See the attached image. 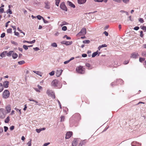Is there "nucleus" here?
I'll return each mask as SVG.
<instances>
[{
	"label": "nucleus",
	"instance_id": "21",
	"mask_svg": "<svg viewBox=\"0 0 146 146\" xmlns=\"http://www.w3.org/2000/svg\"><path fill=\"white\" fill-rule=\"evenodd\" d=\"M45 8L47 9H49L50 7L49 5V3L48 2L45 3Z\"/></svg>",
	"mask_w": 146,
	"mask_h": 146
},
{
	"label": "nucleus",
	"instance_id": "63",
	"mask_svg": "<svg viewBox=\"0 0 146 146\" xmlns=\"http://www.w3.org/2000/svg\"><path fill=\"white\" fill-rule=\"evenodd\" d=\"M139 29V27H136L134 28V29L135 30H138Z\"/></svg>",
	"mask_w": 146,
	"mask_h": 146
},
{
	"label": "nucleus",
	"instance_id": "28",
	"mask_svg": "<svg viewBox=\"0 0 146 146\" xmlns=\"http://www.w3.org/2000/svg\"><path fill=\"white\" fill-rule=\"evenodd\" d=\"M60 0H55V4L57 6H58L59 3L60 2Z\"/></svg>",
	"mask_w": 146,
	"mask_h": 146
},
{
	"label": "nucleus",
	"instance_id": "34",
	"mask_svg": "<svg viewBox=\"0 0 146 146\" xmlns=\"http://www.w3.org/2000/svg\"><path fill=\"white\" fill-rule=\"evenodd\" d=\"M15 110L17 112H19L20 115L21 114V110H19L16 108H15Z\"/></svg>",
	"mask_w": 146,
	"mask_h": 146
},
{
	"label": "nucleus",
	"instance_id": "57",
	"mask_svg": "<svg viewBox=\"0 0 146 146\" xmlns=\"http://www.w3.org/2000/svg\"><path fill=\"white\" fill-rule=\"evenodd\" d=\"M33 49L35 50H36V51H37V50H40L39 48H38V47H35V48H33Z\"/></svg>",
	"mask_w": 146,
	"mask_h": 146
},
{
	"label": "nucleus",
	"instance_id": "32",
	"mask_svg": "<svg viewBox=\"0 0 146 146\" xmlns=\"http://www.w3.org/2000/svg\"><path fill=\"white\" fill-rule=\"evenodd\" d=\"M79 116H80L79 114L78 113H77L75 114L74 115L72 116V117L73 118H74V117L75 118V117L76 116L79 117Z\"/></svg>",
	"mask_w": 146,
	"mask_h": 146
},
{
	"label": "nucleus",
	"instance_id": "54",
	"mask_svg": "<svg viewBox=\"0 0 146 146\" xmlns=\"http://www.w3.org/2000/svg\"><path fill=\"white\" fill-rule=\"evenodd\" d=\"M50 143H45L42 146H47V145H48Z\"/></svg>",
	"mask_w": 146,
	"mask_h": 146
},
{
	"label": "nucleus",
	"instance_id": "45",
	"mask_svg": "<svg viewBox=\"0 0 146 146\" xmlns=\"http://www.w3.org/2000/svg\"><path fill=\"white\" fill-rule=\"evenodd\" d=\"M139 21L141 23H143L144 22V21L142 18H140L139 19Z\"/></svg>",
	"mask_w": 146,
	"mask_h": 146
},
{
	"label": "nucleus",
	"instance_id": "60",
	"mask_svg": "<svg viewBox=\"0 0 146 146\" xmlns=\"http://www.w3.org/2000/svg\"><path fill=\"white\" fill-rule=\"evenodd\" d=\"M82 56L83 57H86L87 56V55L86 54H82Z\"/></svg>",
	"mask_w": 146,
	"mask_h": 146
},
{
	"label": "nucleus",
	"instance_id": "62",
	"mask_svg": "<svg viewBox=\"0 0 146 146\" xmlns=\"http://www.w3.org/2000/svg\"><path fill=\"white\" fill-rule=\"evenodd\" d=\"M62 24L61 25V26L64 25H67L68 24V23H67L65 21H63L62 22Z\"/></svg>",
	"mask_w": 146,
	"mask_h": 146
},
{
	"label": "nucleus",
	"instance_id": "16",
	"mask_svg": "<svg viewBox=\"0 0 146 146\" xmlns=\"http://www.w3.org/2000/svg\"><path fill=\"white\" fill-rule=\"evenodd\" d=\"M9 82L7 81H5L3 83V86L5 88H7L8 87Z\"/></svg>",
	"mask_w": 146,
	"mask_h": 146
},
{
	"label": "nucleus",
	"instance_id": "13",
	"mask_svg": "<svg viewBox=\"0 0 146 146\" xmlns=\"http://www.w3.org/2000/svg\"><path fill=\"white\" fill-rule=\"evenodd\" d=\"M14 52V51L11 50L7 52H7L6 53V55L8 57H10L12 55L13 52Z\"/></svg>",
	"mask_w": 146,
	"mask_h": 146
},
{
	"label": "nucleus",
	"instance_id": "1",
	"mask_svg": "<svg viewBox=\"0 0 146 146\" xmlns=\"http://www.w3.org/2000/svg\"><path fill=\"white\" fill-rule=\"evenodd\" d=\"M76 71L81 74H83L85 72V68L81 66H79L76 68Z\"/></svg>",
	"mask_w": 146,
	"mask_h": 146
},
{
	"label": "nucleus",
	"instance_id": "48",
	"mask_svg": "<svg viewBox=\"0 0 146 146\" xmlns=\"http://www.w3.org/2000/svg\"><path fill=\"white\" fill-rule=\"evenodd\" d=\"M141 29L145 31L146 32V26H143L142 27Z\"/></svg>",
	"mask_w": 146,
	"mask_h": 146
},
{
	"label": "nucleus",
	"instance_id": "30",
	"mask_svg": "<svg viewBox=\"0 0 146 146\" xmlns=\"http://www.w3.org/2000/svg\"><path fill=\"white\" fill-rule=\"evenodd\" d=\"M6 13L7 14L9 13L10 14H12V12L10 9H9L6 11Z\"/></svg>",
	"mask_w": 146,
	"mask_h": 146
},
{
	"label": "nucleus",
	"instance_id": "7",
	"mask_svg": "<svg viewBox=\"0 0 146 146\" xmlns=\"http://www.w3.org/2000/svg\"><path fill=\"white\" fill-rule=\"evenodd\" d=\"M139 56V54L138 53L133 52L131 54L130 58L135 59L137 58Z\"/></svg>",
	"mask_w": 146,
	"mask_h": 146
},
{
	"label": "nucleus",
	"instance_id": "37",
	"mask_svg": "<svg viewBox=\"0 0 146 146\" xmlns=\"http://www.w3.org/2000/svg\"><path fill=\"white\" fill-rule=\"evenodd\" d=\"M60 118H61V122H62V121H64V119H65V117L64 116H61L60 117Z\"/></svg>",
	"mask_w": 146,
	"mask_h": 146
},
{
	"label": "nucleus",
	"instance_id": "44",
	"mask_svg": "<svg viewBox=\"0 0 146 146\" xmlns=\"http://www.w3.org/2000/svg\"><path fill=\"white\" fill-rule=\"evenodd\" d=\"M33 72L36 74L40 75V72L39 71H33Z\"/></svg>",
	"mask_w": 146,
	"mask_h": 146
},
{
	"label": "nucleus",
	"instance_id": "50",
	"mask_svg": "<svg viewBox=\"0 0 146 146\" xmlns=\"http://www.w3.org/2000/svg\"><path fill=\"white\" fill-rule=\"evenodd\" d=\"M29 100L30 101H33V102H35V103H38V102L37 101L33 100L31 99V98L29 99Z\"/></svg>",
	"mask_w": 146,
	"mask_h": 146
},
{
	"label": "nucleus",
	"instance_id": "17",
	"mask_svg": "<svg viewBox=\"0 0 146 146\" xmlns=\"http://www.w3.org/2000/svg\"><path fill=\"white\" fill-rule=\"evenodd\" d=\"M12 56V58L13 59H15L18 56V55L16 53H15L14 52H13V54Z\"/></svg>",
	"mask_w": 146,
	"mask_h": 146
},
{
	"label": "nucleus",
	"instance_id": "42",
	"mask_svg": "<svg viewBox=\"0 0 146 146\" xmlns=\"http://www.w3.org/2000/svg\"><path fill=\"white\" fill-rule=\"evenodd\" d=\"M31 139H30V140L29 141L28 143H27V144L28 145V146H31Z\"/></svg>",
	"mask_w": 146,
	"mask_h": 146
},
{
	"label": "nucleus",
	"instance_id": "24",
	"mask_svg": "<svg viewBox=\"0 0 146 146\" xmlns=\"http://www.w3.org/2000/svg\"><path fill=\"white\" fill-rule=\"evenodd\" d=\"M98 51H97L95 52H94L92 55V57H95L96 55H97L98 54Z\"/></svg>",
	"mask_w": 146,
	"mask_h": 146
},
{
	"label": "nucleus",
	"instance_id": "8",
	"mask_svg": "<svg viewBox=\"0 0 146 146\" xmlns=\"http://www.w3.org/2000/svg\"><path fill=\"white\" fill-rule=\"evenodd\" d=\"M63 70L61 69L57 70L56 72V76L57 77H59L62 74Z\"/></svg>",
	"mask_w": 146,
	"mask_h": 146
},
{
	"label": "nucleus",
	"instance_id": "55",
	"mask_svg": "<svg viewBox=\"0 0 146 146\" xmlns=\"http://www.w3.org/2000/svg\"><path fill=\"white\" fill-rule=\"evenodd\" d=\"M36 132L38 133H39L40 132V131H41V130H40V129H36Z\"/></svg>",
	"mask_w": 146,
	"mask_h": 146
},
{
	"label": "nucleus",
	"instance_id": "11",
	"mask_svg": "<svg viewBox=\"0 0 146 146\" xmlns=\"http://www.w3.org/2000/svg\"><path fill=\"white\" fill-rule=\"evenodd\" d=\"M5 109L7 111V113H8L10 112L11 110V107L10 105H8L6 107Z\"/></svg>",
	"mask_w": 146,
	"mask_h": 146
},
{
	"label": "nucleus",
	"instance_id": "56",
	"mask_svg": "<svg viewBox=\"0 0 146 146\" xmlns=\"http://www.w3.org/2000/svg\"><path fill=\"white\" fill-rule=\"evenodd\" d=\"M14 128V126L13 125L11 126L10 128V129L11 130H13Z\"/></svg>",
	"mask_w": 146,
	"mask_h": 146
},
{
	"label": "nucleus",
	"instance_id": "9",
	"mask_svg": "<svg viewBox=\"0 0 146 146\" xmlns=\"http://www.w3.org/2000/svg\"><path fill=\"white\" fill-rule=\"evenodd\" d=\"M72 132L71 131H69L68 132H67L66 134L65 138L66 139H68L70 138L72 135Z\"/></svg>",
	"mask_w": 146,
	"mask_h": 146
},
{
	"label": "nucleus",
	"instance_id": "43",
	"mask_svg": "<svg viewBox=\"0 0 146 146\" xmlns=\"http://www.w3.org/2000/svg\"><path fill=\"white\" fill-rule=\"evenodd\" d=\"M12 32V29H9L7 30V32L8 33H11Z\"/></svg>",
	"mask_w": 146,
	"mask_h": 146
},
{
	"label": "nucleus",
	"instance_id": "64",
	"mask_svg": "<svg viewBox=\"0 0 146 146\" xmlns=\"http://www.w3.org/2000/svg\"><path fill=\"white\" fill-rule=\"evenodd\" d=\"M69 62H70V61L68 60L67 61H64V64H67Z\"/></svg>",
	"mask_w": 146,
	"mask_h": 146
},
{
	"label": "nucleus",
	"instance_id": "5",
	"mask_svg": "<svg viewBox=\"0 0 146 146\" xmlns=\"http://www.w3.org/2000/svg\"><path fill=\"white\" fill-rule=\"evenodd\" d=\"M60 7L61 9L64 11H67V8L64 2H63L61 3L60 5Z\"/></svg>",
	"mask_w": 146,
	"mask_h": 146
},
{
	"label": "nucleus",
	"instance_id": "18",
	"mask_svg": "<svg viewBox=\"0 0 146 146\" xmlns=\"http://www.w3.org/2000/svg\"><path fill=\"white\" fill-rule=\"evenodd\" d=\"M10 121V117L8 116L5 120V122L6 123H8Z\"/></svg>",
	"mask_w": 146,
	"mask_h": 146
},
{
	"label": "nucleus",
	"instance_id": "26",
	"mask_svg": "<svg viewBox=\"0 0 146 146\" xmlns=\"http://www.w3.org/2000/svg\"><path fill=\"white\" fill-rule=\"evenodd\" d=\"M25 63V62L24 60H21L18 62V63L20 65H22Z\"/></svg>",
	"mask_w": 146,
	"mask_h": 146
},
{
	"label": "nucleus",
	"instance_id": "4",
	"mask_svg": "<svg viewBox=\"0 0 146 146\" xmlns=\"http://www.w3.org/2000/svg\"><path fill=\"white\" fill-rule=\"evenodd\" d=\"M86 33V29L83 28L82 29L81 31L79 32V33L77 34V35L78 36H84Z\"/></svg>",
	"mask_w": 146,
	"mask_h": 146
},
{
	"label": "nucleus",
	"instance_id": "38",
	"mask_svg": "<svg viewBox=\"0 0 146 146\" xmlns=\"http://www.w3.org/2000/svg\"><path fill=\"white\" fill-rule=\"evenodd\" d=\"M145 60V58H139V61L140 62H142Z\"/></svg>",
	"mask_w": 146,
	"mask_h": 146
},
{
	"label": "nucleus",
	"instance_id": "35",
	"mask_svg": "<svg viewBox=\"0 0 146 146\" xmlns=\"http://www.w3.org/2000/svg\"><path fill=\"white\" fill-rule=\"evenodd\" d=\"M141 55L142 56L146 57V52H142Z\"/></svg>",
	"mask_w": 146,
	"mask_h": 146
},
{
	"label": "nucleus",
	"instance_id": "40",
	"mask_svg": "<svg viewBox=\"0 0 146 146\" xmlns=\"http://www.w3.org/2000/svg\"><path fill=\"white\" fill-rule=\"evenodd\" d=\"M33 89L37 92H40V90L38 89L35 88H34Z\"/></svg>",
	"mask_w": 146,
	"mask_h": 146
},
{
	"label": "nucleus",
	"instance_id": "52",
	"mask_svg": "<svg viewBox=\"0 0 146 146\" xmlns=\"http://www.w3.org/2000/svg\"><path fill=\"white\" fill-rule=\"evenodd\" d=\"M86 66L88 68H89L90 67L91 65L89 63H86Z\"/></svg>",
	"mask_w": 146,
	"mask_h": 146
},
{
	"label": "nucleus",
	"instance_id": "49",
	"mask_svg": "<svg viewBox=\"0 0 146 146\" xmlns=\"http://www.w3.org/2000/svg\"><path fill=\"white\" fill-rule=\"evenodd\" d=\"M4 128V131L6 132L8 129V127H7L5 126Z\"/></svg>",
	"mask_w": 146,
	"mask_h": 146
},
{
	"label": "nucleus",
	"instance_id": "39",
	"mask_svg": "<svg viewBox=\"0 0 146 146\" xmlns=\"http://www.w3.org/2000/svg\"><path fill=\"white\" fill-rule=\"evenodd\" d=\"M55 72L54 71H52L49 73V74L50 76H53L54 75Z\"/></svg>",
	"mask_w": 146,
	"mask_h": 146
},
{
	"label": "nucleus",
	"instance_id": "3",
	"mask_svg": "<svg viewBox=\"0 0 146 146\" xmlns=\"http://www.w3.org/2000/svg\"><path fill=\"white\" fill-rule=\"evenodd\" d=\"M10 94L9 91L7 90H5L3 93L2 96L3 98L7 99L9 97Z\"/></svg>",
	"mask_w": 146,
	"mask_h": 146
},
{
	"label": "nucleus",
	"instance_id": "19",
	"mask_svg": "<svg viewBox=\"0 0 146 146\" xmlns=\"http://www.w3.org/2000/svg\"><path fill=\"white\" fill-rule=\"evenodd\" d=\"M3 90V86L2 83H0V92Z\"/></svg>",
	"mask_w": 146,
	"mask_h": 146
},
{
	"label": "nucleus",
	"instance_id": "31",
	"mask_svg": "<svg viewBox=\"0 0 146 146\" xmlns=\"http://www.w3.org/2000/svg\"><path fill=\"white\" fill-rule=\"evenodd\" d=\"M123 3L125 4H128L129 1V0H122Z\"/></svg>",
	"mask_w": 146,
	"mask_h": 146
},
{
	"label": "nucleus",
	"instance_id": "36",
	"mask_svg": "<svg viewBox=\"0 0 146 146\" xmlns=\"http://www.w3.org/2000/svg\"><path fill=\"white\" fill-rule=\"evenodd\" d=\"M62 29L63 31H66L67 29V27L65 26H63L62 27Z\"/></svg>",
	"mask_w": 146,
	"mask_h": 146
},
{
	"label": "nucleus",
	"instance_id": "12",
	"mask_svg": "<svg viewBox=\"0 0 146 146\" xmlns=\"http://www.w3.org/2000/svg\"><path fill=\"white\" fill-rule=\"evenodd\" d=\"M77 144V139L74 138L72 142V146H76Z\"/></svg>",
	"mask_w": 146,
	"mask_h": 146
},
{
	"label": "nucleus",
	"instance_id": "51",
	"mask_svg": "<svg viewBox=\"0 0 146 146\" xmlns=\"http://www.w3.org/2000/svg\"><path fill=\"white\" fill-rule=\"evenodd\" d=\"M37 87L38 88V89H39V90H40V91L41 90H42V87L41 86H40L39 85H37Z\"/></svg>",
	"mask_w": 146,
	"mask_h": 146
},
{
	"label": "nucleus",
	"instance_id": "46",
	"mask_svg": "<svg viewBox=\"0 0 146 146\" xmlns=\"http://www.w3.org/2000/svg\"><path fill=\"white\" fill-rule=\"evenodd\" d=\"M11 42L12 44H13L14 45H17V44H18L15 41H13V40H11Z\"/></svg>",
	"mask_w": 146,
	"mask_h": 146
},
{
	"label": "nucleus",
	"instance_id": "61",
	"mask_svg": "<svg viewBox=\"0 0 146 146\" xmlns=\"http://www.w3.org/2000/svg\"><path fill=\"white\" fill-rule=\"evenodd\" d=\"M129 62V61L128 60L125 61L124 62L123 64H127Z\"/></svg>",
	"mask_w": 146,
	"mask_h": 146
},
{
	"label": "nucleus",
	"instance_id": "22",
	"mask_svg": "<svg viewBox=\"0 0 146 146\" xmlns=\"http://www.w3.org/2000/svg\"><path fill=\"white\" fill-rule=\"evenodd\" d=\"M72 43V41H66L65 44L66 45H69L71 44Z\"/></svg>",
	"mask_w": 146,
	"mask_h": 146
},
{
	"label": "nucleus",
	"instance_id": "29",
	"mask_svg": "<svg viewBox=\"0 0 146 146\" xmlns=\"http://www.w3.org/2000/svg\"><path fill=\"white\" fill-rule=\"evenodd\" d=\"M51 46H52L54 47H56L57 46L56 43L55 42L52 43L51 44Z\"/></svg>",
	"mask_w": 146,
	"mask_h": 146
},
{
	"label": "nucleus",
	"instance_id": "27",
	"mask_svg": "<svg viewBox=\"0 0 146 146\" xmlns=\"http://www.w3.org/2000/svg\"><path fill=\"white\" fill-rule=\"evenodd\" d=\"M52 90H50L49 89L47 90L46 91V94L48 95H49V94L50 93H52Z\"/></svg>",
	"mask_w": 146,
	"mask_h": 146
},
{
	"label": "nucleus",
	"instance_id": "58",
	"mask_svg": "<svg viewBox=\"0 0 146 146\" xmlns=\"http://www.w3.org/2000/svg\"><path fill=\"white\" fill-rule=\"evenodd\" d=\"M4 9L3 8L0 9V13H3L4 12Z\"/></svg>",
	"mask_w": 146,
	"mask_h": 146
},
{
	"label": "nucleus",
	"instance_id": "41",
	"mask_svg": "<svg viewBox=\"0 0 146 146\" xmlns=\"http://www.w3.org/2000/svg\"><path fill=\"white\" fill-rule=\"evenodd\" d=\"M28 46L26 45H23V48L25 49V50H27L28 49Z\"/></svg>",
	"mask_w": 146,
	"mask_h": 146
},
{
	"label": "nucleus",
	"instance_id": "25",
	"mask_svg": "<svg viewBox=\"0 0 146 146\" xmlns=\"http://www.w3.org/2000/svg\"><path fill=\"white\" fill-rule=\"evenodd\" d=\"M90 41L89 40H85L83 41V42L85 44H88L90 42Z\"/></svg>",
	"mask_w": 146,
	"mask_h": 146
},
{
	"label": "nucleus",
	"instance_id": "2",
	"mask_svg": "<svg viewBox=\"0 0 146 146\" xmlns=\"http://www.w3.org/2000/svg\"><path fill=\"white\" fill-rule=\"evenodd\" d=\"M6 113L5 109L3 108L0 109V118L3 119L5 117Z\"/></svg>",
	"mask_w": 146,
	"mask_h": 146
},
{
	"label": "nucleus",
	"instance_id": "20",
	"mask_svg": "<svg viewBox=\"0 0 146 146\" xmlns=\"http://www.w3.org/2000/svg\"><path fill=\"white\" fill-rule=\"evenodd\" d=\"M94 1L96 2H102L104 1L105 3H106L108 0H94Z\"/></svg>",
	"mask_w": 146,
	"mask_h": 146
},
{
	"label": "nucleus",
	"instance_id": "6",
	"mask_svg": "<svg viewBox=\"0 0 146 146\" xmlns=\"http://www.w3.org/2000/svg\"><path fill=\"white\" fill-rule=\"evenodd\" d=\"M58 81L57 80H54L51 83L52 86L55 88H58Z\"/></svg>",
	"mask_w": 146,
	"mask_h": 146
},
{
	"label": "nucleus",
	"instance_id": "47",
	"mask_svg": "<svg viewBox=\"0 0 146 146\" xmlns=\"http://www.w3.org/2000/svg\"><path fill=\"white\" fill-rule=\"evenodd\" d=\"M113 1L117 3H120L121 1V0H113Z\"/></svg>",
	"mask_w": 146,
	"mask_h": 146
},
{
	"label": "nucleus",
	"instance_id": "10",
	"mask_svg": "<svg viewBox=\"0 0 146 146\" xmlns=\"http://www.w3.org/2000/svg\"><path fill=\"white\" fill-rule=\"evenodd\" d=\"M67 4L68 5L70 6L71 7H73V8H75V5L72 3L71 2H70L69 1H67Z\"/></svg>",
	"mask_w": 146,
	"mask_h": 146
},
{
	"label": "nucleus",
	"instance_id": "59",
	"mask_svg": "<svg viewBox=\"0 0 146 146\" xmlns=\"http://www.w3.org/2000/svg\"><path fill=\"white\" fill-rule=\"evenodd\" d=\"M103 33L106 36H107L108 35V33L106 31H105V32H104Z\"/></svg>",
	"mask_w": 146,
	"mask_h": 146
},
{
	"label": "nucleus",
	"instance_id": "23",
	"mask_svg": "<svg viewBox=\"0 0 146 146\" xmlns=\"http://www.w3.org/2000/svg\"><path fill=\"white\" fill-rule=\"evenodd\" d=\"M7 52V51H5L3 52V53H1L0 55V56L1 57H4L5 56V55H6V53Z\"/></svg>",
	"mask_w": 146,
	"mask_h": 146
},
{
	"label": "nucleus",
	"instance_id": "14",
	"mask_svg": "<svg viewBox=\"0 0 146 146\" xmlns=\"http://www.w3.org/2000/svg\"><path fill=\"white\" fill-rule=\"evenodd\" d=\"M87 140L86 139L81 141L79 143V146H82L83 145H85L87 142Z\"/></svg>",
	"mask_w": 146,
	"mask_h": 146
},
{
	"label": "nucleus",
	"instance_id": "33",
	"mask_svg": "<svg viewBox=\"0 0 146 146\" xmlns=\"http://www.w3.org/2000/svg\"><path fill=\"white\" fill-rule=\"evenodd\" d=\"M36 17L39 20H40L41 19H43V17L40 16V15H38Z\"/></svg>",
	"mask_w": 146,
	"mask_h": 146
},
{
	"label": "nucleus",
	"instance_id": "53",
	"mask_svg": "<svg viewBox=\"0 0 146 146\" xmlns=\"http://www.w3.org/2000/svg\"><path fill=\"white\" fill-rule=\"evenodd\" d=\"M107 46V45L106 44H104L100 46V47H101L102 48L103 47H106Z\"/></svg>",
	"mask_w": 146,
	"mask_h": 146
},
{
	"label": "nucleus",
	"instance_id": "15",
	"mask_svg": "<svg viewBox=\"0 0 146 146\" xmlns=\"http://www.w3.org/2000/svg\"><path fill=\"white\" fill-rule=\"evenodd\" d=\"M78 3L79 4H82L85 3L86 0H77Z\"/></svg>",
	"mask_w": 146,
	"mask_h": 146
}]
</instances>
